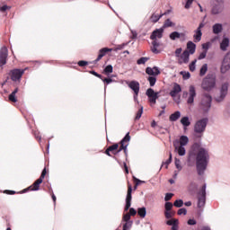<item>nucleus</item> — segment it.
<instances>
[{
	"instance_id": "obj_4",
	"label": "nucleus",
	"mask_w": 230,
	"mask_h": 230,
	"mask_svg": "<svg viewBox=\"0 0 230 230\" xmlns=\"http://www.w3.org/2000/svg\"><path fill=\"white\" fill-rule=\"evenodd\" d=\"M208 118L199 119L194 124V132L197 137H202L204 132H206V127H208Z\"/></svg>"
},
{
	"instance_id": "obj_22",
	"label": "nucleus",
	"mask_w": 230,
	"mask_h": 230,
	"mask_svg": "<svg viewBox=\"0 0 230 230\" xmlns=\"http://www.w3.org/2000/svg\"><path fill=\"white\" fill-rule=\"evenodd\" d=\"M146 75H149V76H158V75H161V70H159V67L154 66V67H146Z\"/></svg>"
},
{
	"instance_id": "obj_56",
	"label": "nucleus",
	"mask_w": 230,
	"mask_h": 230,
	"mask_svg": "<svg viewBox=\"0 0 230 230\" xmlns=\"http://www.w3.org/2000/svg\"><path fill=\"white\" fill-rule=\"evenodd\" d=\"M10 8H12V7H10L8 5H3L0 7V12H6V10H10Z\"/></svg>"
},
{
	"instance_id": "obj_30",
	"label": "nucleus",
	"mask_w": 230,
	"mask_h": 230,
	"mask_svg": "<svg viewBox=\"0 0 230 230\" xmlns=\"http://www.w3.org/2000/svg\"><path fill=\"white\" fill-rule=\"evenodd\" d=\"M181 123L183 127H190L191 125V121H190V117H182L181 119Z\"/></svg>"
},
{
	"instance_id": "obj_59",
	"label": "nucleus",
	"mask_w": 230,
	"mask_h": 230,
	"mask_svg": "<svg viewBox=\"0 0 230 230\" xmlns=\"http://www.w3.org/2000/svg\"><path fill=\"white\" fill-rule=\"evenodd\" d=\"M197 224V221L195 219H189L188 225L189 226H195Z\"/></svg>"
},
{
	"instance_id": "obj_26",
	"label": "nucleus",
	"mask_w": 230,
	"mask_h": 230,
	"mask_svg": "<svg viewBox=\"0 0 230 230\" xmlns=\"http://www.w3.org/2000/svg\"><path fill=\"white\" fill-rule=\"evenodd\" d=\"M187 49H188L189 55H193L195 54V51L197 49V45L193 43V41H189L187 42Z\"/></svg>"
},
{
	"instance_id": "obj_28",
	"label": "nucleus",
	"mask_w": 230,
	"mask_h": 230,
	"mask_svg": "<svg viewBox=\"0 0 230 230\" xmlns=\"http://www.w3.org/2000/svg\"><path fill=\"white\" fill-rule=\"evenodd\" d=\"M212 30L215 35H218V33H222V30H224V28L222 26V23H216L213 25Z\"/></svg>"
},
{
	"instance_id": "obj_63",
	"label": "nucleus",
	"mask_w": 230,
	"mask_h": 230,
	"mask_svg": "<svg viewBox=\"0 0 230 230\" xmlns=\"http://www.w3.org/2000/svg\"><path fill=\"white\" fill-rule=\"evenodd\" d=\"M180 35H183V36H180L179 39H181V40H186L187 39L186 33L181 32Z\"/></svg>"
},
{
	"instance_id": "obj_2",
	"label": "nucleus",
	"mask_w": 230,
	"mask_h": 230,
	"mask_svg": "<svg viewBox=\"0 0 230 230\" xmlns=\"http://www.w3.org/2000/svg\"><path fill=\"white\" fill-rule=\"evenodd\" d=\"M190 143V138L186 136H181L179 140H174L172 145L174 146V152L178 153L181 157L186 155V145Z\"/></svg>"
},
{
	"instance_id": "obj_13",
	"label": "nucleus",
	"mask_w": 230,
	"mask_h": 230,
	"mask_svg": "<svg viewBox=\"0 0 230 230\" xmlns=\"http://www.w3.org/2000/svg\"><path fill=\"white\" fill-rule=\"evenodd\" d=\"M128 87H129V89H132V91L134 92V100H137V96L139 94V82L137 81H131V82H128Z\"/></svg>"
},
{
	"instance_id": "obj_27",
	"label": "nucleus",
	"mask_w": 230,
	"mask_h": 230,
	"mask_svg": "<svg viewBox=\"0 0 230 230\" xmlns=\"http://www.w3.org/2000/svg\"><path fill=\"white\" fill-rule=\"evenodd\" d=\"M159 46H161L159 41H157V40H153L152 47H151L152 53H155V55H158V53H160L159 49H157Z\"/></svg>"
},
{
	"instance_id": "obj_10",
	"label": "nucleus",
	"mask_w": 230,
	"mask_h": 230,
	"mask_svg": "<svg viewBox=\"0 0 230 230\" xmlns=\"http://www.w3.org/2000/svg\"><path fill=\"white\" fill-rule=\"evenodd\" d=\"M206 206V184H204L199 192L198 208H204Z\"/></svg>"
},
{
	"instance_id": "obj_53",
	"label": "nucleus",
	"mask_w": 230,
	"mask_h": 230,
	"mask_svg": "<svg viewBox=\"0 0 230 230\" xmlns=\"http://www.w3.org/2000/svg\"><path fill=\"white\" fill-rule=\"evenodd\" d=\"M188 214V210L186 208H180L178 210V215H187Z\"/></svg>"
},
{
	"instance_id": "obj_23",
	"label": "nucleus",
	"mask_w": 230,
	"mask_h": 230,
	"mask_svg": "<svg viewBox=\"0 0 230 230\" xmlns=\"http://www.w3.org/2000/svg\"><path fill=\"white\" fill-rule=\"evenodd\" d=\"M163 29H156L150 36L151 40H157V39H163Z\"/></svg>"
},
{
	"instance_id": "obj_1",
	"label": "nucleus",
	"mask_w": 230,
	"mask_h": 230,
	"mask_svg": "<svg viewBox=\"0 0 230 230\" xmlns=\"http://www.w3.org/2000/svg\"><path fill=\"white\" fill-rule=\"evenodd\" d=\"M190 157L196 155V170L198 175H204L209 163V151L195 144L190 153Z\"/></svg>"
},
{
	"instance_id": "obj_15",
	"label": "nucleus",
	"mask_w": 230,
	"mask_h": 230,
	"mask_svg": "<svg viewBox=\"0 0 230 230\" xmlns=\"http://www.w3.org/2000/svg\"><path fill=\"white\" fill-rule=\"evenodd\" d=\"M230 70V53L226 54L221 66V73H227Z\"/></svg>"
},
{
	"instance_id": "obj_64",
	"label": "nucleus",
	"mask_w": 230,
	"mask_h": 230,
	"mask_svg": "<svg viewBox=\"0 0 230 230\" xmlns=\"http://www.w3.org/2000/svg\"><path fill=\"white\" fill-rule=\"evenodd\" d=\"M91 74L93 75V76H96L97 78H102V75H100L94 71H92Z\"/></svg>"
},
{
	"instance_id": "obj_35",
	"label": "nucleus",
	"mask_w": 230,
	"mask_h": 230,
	"mask_svg": "<svg viewBox=\"0 0 230 230\" xmlns=\"http://www.w3.org/2000/svg\"><path fill=\"white\" fill-rule=\"evenodd\" d=\"M180 75H181L183 80H190V78L191 76L190 72H187V71H181V72H180Z\"/></svg>"
},
{
	"instance_id": "obj_61",
	"label": "nucleus",
	"mask_w": 230,
	"mask_h": 230,
	"mask_svg": "<svg viewBox=\"0 0 230 230\" xmlns=\"http://www.w3.org/2000/svg\"><path fill=\"white\" fill-rule=\"evenodd\" d=\"M134 180L136 181L137 182V186H139V184H145V181H141L137 178H134Z\"/></svg>"
},
{
	"instance_id": "obj_14",
	"label": "nucleus",
	"mask_w": 230,
	"mask_h": 230,
	"mask_svg": "<svg viewBox=\"0 0 230 230\" xmlns=\"http://www.w3.org/2000/svg\"><path fill=\"white\" fill-rule=\"evenodd\" d=\"M132 205V185H128V192L126 196V206L124 210L127 211L130 209V206Z\"/></svg>"
},
{
	"instance_id": "obj_43",
	"label": "nucleus",
	"mask_w": 230,
	"mask_h": 230,
	"mask_svg": "<svg viewBox=\"0 0 230 230\" xmlns=\"http://www.w3.org/2000/svg\"><path fill=\"white\" fill-rule=\"evenodd\" d=\"M146 62H148V58H140L137 61V64H138V66H141L142 64H146Z\"/></svg>"
},
{
	"instance_id": "obj_25",
	"label": "nucleus",
	"mask_w": 230,
	"mask_h": 230,
	"mask_svg": "<svg viewBox=\"0 0 230 230\" xmlns=\"http://www.w3.org/2000/svg\"><path fill=\"white\" fill-rule=\"evenodd\" d=\"M182 89L179 84H174L172 90L170 92V96L172 98H175L179 93H181Z\"/></svg>"
},
{
	"instance_id": "obj_51",
	"label": "nucleus",
	"mask_w": 230,
	"mask_h": 230,
	"mask_svg": "<svg viewBox=\"0 0 230 230\" xmlns=\"http://www.w3.org/2000/svg\"><path fill=\"white\" fill-rule=\"evenodd\" d=\"M172 197H173V193H166L164 197L165 202H168V200H172Z\"/></svg>"
},
{
	"instance_id": "obj_24",
	"label": "nucleus",
	"mask_w": 230,
	"mask_h": 230,
	"mask_svg": "<svg viewBox=\"0 0 230 230\" xmlns=\"http://www.w3.org/2000/svg\"><path fill=\"white\" fill-rule=\"evenodd\" d=\"M167 226H172V230H179V219L171 218L166 221Z\"/></svg>"
},
{
	"instance_id": "obj_5",
	"label": "nucleus",
	"mask_w": 230,
	"mask_h": 230,
	"mask_svg": "<svg viewBox=\"0 0 230 230\" xmlns=\"http://www.w3.org/2000/svg\"><path fill=\"white\" fill-rule=\"evenodd\" d=\"M212 100L213 98L209 93H204L199 103V110L205 113L209 112V110L211 109Z\"/></svg>"
},
{
	"instance_id": "obj_49",
	"label": "nucleus",
	"mask_w": 230,
	"mask_h": 230,
	"mask_svg": "<svg viewBox=\"0 0 230 230\" xmlns=\"http://www.w3.org/2000/svg\"><path fill=\"white\" fill-rule=\"evenodd\" d=\"M208 55V51L204 50L201 52L198 58V60H204L206 58V56Z\"/></svg>"
},
{
	"instance_id": "obj_11",
	"label": "nucleus",
	"mask_w": 230,
	"mask_h": 230,
	"mask_svg": "<svg viewBox=\"0 0 230 230\" xmlns=\"http://www.w3.org/2000/svg\"><path fill=\"white\" fill-rule=\"evenodd\" d=\"M129 142H130V133L128 132L125 137L120 141V147L117 151V154H119L121 150H124L125 154H127V147L128 146Z\"/></svg>"
},
{
	"instance_id": "obj_44",
	"label": "nucleus",
	"mask_w": 230,
	"mask_h": 230,
	"mask_svg": "<svg viewBox=\"0 0 230 230\" xmlns=\"http://www.w3.org/2000/svg\"><path fill=\"white\" fill-rule=\"evenodd\" d=\"M172 26H173V22L170 19H167L164 23V28H170Z\"/></svg>"
},
{
	"instance_id": "obj_20",
	"label": "nucleus",
	"mask_w": 230,
	"mask_h": 230,
	"mask_svg": "<svg viewBox=\"0 0 230 230\" xmlns=\"http://www.w3.org/2000/svg\"><path fill=\"white\" fill-rule=\"evenodd\" d=\"M230 40L227 36H223L221 40L219 41V48L221 51H227V48H229Z\"/></svg>"
},
{
	"instance_id": "obj_3",
	"label": "nucleus",
	"mask_w": 230,
	"mask_h": 230,
	"mask_svg": "<svg viewBox=\"0 0 230 230\" xmlns=\"http://www.w3.org/2000/svg\"><path fill=\"white\" fill-rule=\"evenodd\" d=\"M217 87V76L215 75H208L201 82V88L207 93H210Z\"/></svg>"
},
{
	"instance_id": "obj_42",
	"label": "nucleus",
	"mask_w": 230,
	"mask_h": 230,
	"mask_svg": "<svg viewBox=\"0 0 230 230\" xmlns=\"http://www.w3.org/2000/svg\"><path fill=\"white\" fill-rule=\"evenodd\" d=\"M141 116H143V106H141V108L138 110V111L137 112V115L135 117V119H141Z\"/></svg>"
},
{
	"instance_id": "obj_46",
	"label": "nucleus",
	"mask_w": 230,
	"mask_h": 230,
	"mask_svg": "<svg viewBox=\"0 0 230 230\" xmlns=\"http://www.w3.org/2000/svg\"><path fill=\"white\" fill-rule=\"evenodd\" d=\"M172 163V153L169 154V159L163 163L162 166H164L165 164V168L168 169V165Z\"/></svg>"
},
{
	"instance_id": "obj_6",
	"label": "nucleus",
	"mask_w": 230,
	"mask_h": 230,
	"mask_svg": "<svg viewBox=\"0 0 230 230\" xmlns=\"http://www.w3.org/2000/svg\"><path fill=\"white\" fill-rule=\"evenodd\" d=\"M127 46V43H123L121 45H118L115 49H109V48H103L99 50V55L97 58L95 59V62H100L101 58H103L105 55L108 53V51H119L123 49Z\"/></svg>"
},
{
	"instance_id": "obj_62",
	"label": "nucleus",
	"mask_w": 230,
	"mask_h": 230,
	"mask_svg": "<svg viewBox=\"0 0 230 230\" xmlns=\"http://www.w3.org/2000/svg\"><path fill=\"white\" fill-rule=\"evenodd\" d=\"M202 49H205V51H208V49H209V43L202 44Z\"/></svg>"
},
{
	"instance_id": "obj_8",
	"label": "nucleus",
	"mask_w": 230,
	"mask_h": 230,
	"mask_svg": "<svg viewBox=\"0 0 230 230\" xmlns=\"http://www.w3.org/2000/svg\"><path fill=\"white\" fill-rule=\"evenodd\" d=\"M46 169H43L40 177L29 187L30 191H39L40 184H42V181H44V177H46Z\"/></svg>"
},
{
	"instance_id": "obj_36",
	"label": "nucleus",
	"mask_w": 230,
	"mask_h": 230,
	"mask_svg": "<svg viewBox=\"0 0 230 230\" xmlns=\"http://www.w3.org/2000/svg\"><path fill=\"white\" fill-rule=\"evenodd\" d=\"M147 80L151 87H154V85H155V82H157V78H155V76H149Z\"/></svg>"
},
{
	"instance_id": "obj_58",
	"label": "nucleus",
	"mask_w": 230,
	"mask_h": 230,
	"mask_svg": "<svg viewBox=\"0 0 230 230\" xmlns=\"http://www.w3.org/2000/svg\"><path fill=\"white\" fill-rule=\"evenodd\" d=\"M87 61H84V60H81L78 62V66H80V67H84L85 66H87Z\"/></svg>"
},
{
	"instance_id": "obj_21",
	"label": "nucleus",
	"mask_w": 230,
	"mask_h": 230,
	"mask_svg": "<svg viewBox=\"0 0 230 230\" xmlns=\"http://www.w3.org/2000/svg\"><path fill=\"white\" fill-rule=\"evenodd\" d=\"M224 12V4H213L211 8L212 15H218Z\"/></svg>"
},
{
	"instance_id": "obj_31",
	"label": "nucleus",
	"mask_w": 230,
	"mask_h": 230,
	"mask_svg": "<svg viewBox=\"0 0 230 230\" xmlns=\"http://www.w3.org/2000/svg\"><path fill=\"white\" fill-rule=\"evenodd\" d=\"M181 118V111H175L174 113L171 114L169 117L170 121H177Z\"/></svg>"
},
{
	"instance_id": "obj_38",
	"label": "nucleus",
	"mask_w": 230,
	"mask_h": 230,
	"mask_svg": "<svg viewBox=\"0 0 230 230\" xmlns=\"http://www.w3.org/2000/svg\"><path fill=\"white\" fill-rule=\"evenodd\" d=\"M174 164L178 170V172H181V170H182V165H181V160L178 158L174 159Z\"/></svg>"
},
{
	"instance_id": "obj_57",
	"label": "nucleus",
	"mask_w": 230,
	"mask_h": 230,
	"mask_svg": "<svg viewBox=\"0 0 230 230\" xmlns=\"http://www.w3.org/2000/svg\"><path fill=\"white\" fill-rule=\"evenodd\" d=\"M124 222H128L130 220V215L128 213L123 216Z\"/></svg>"
},
{
	"instance_id": "obj_41",
	"label": "nucleus",
	"mask_w": 230,
	"mask_h": 230,
	"mask_svg": "<svg viewBox=\"0 0 230 230\" xmlns=\"http://www.w3.org/2000/svg\"><path fill=\"white\" fill-rule=\"evenodd\" d=\"M114 70V68L112 67L111 65H108L105 68H104V73L106 75H110V73H112V71Z\"/></svg>"
},
{
	"instance_id": "obj_29",
	"label": "nucleus",
	"mask_w": 230,
	"mask_h": 230,
	"mask_svg": "<svg viewBox=\"0 0 230 230\" xmlns=\"http://www.w3.org/2000/svg\"><path fill=\"white\" fill-rule=\"evenodd\" d=\"M181 37H184V34H181L179 31H173L169 35L171 40H177V39H181Z\"/></svg>"
},
{
	"instance_id": "obj_45",
	"label": "nucleus",
	"mask_w": 230,
	"mask_h": 230,
	"mask_svg": "<svg viewBox=\"0 0 230 230\" xmlns=\"http://www.w3.org/2000/svg\"><path fill=\"white\" fill-rule=\"evenodd\" d=\"M165 211H172V208H173V204L172 202H166L164 205Z\"/></svg>"
},
{
	"instance_id": "obj_33",
	"label": "nucleus",
	"mask_w": 230,
	"mask_h": 230,
	"mask_svg": "<svg viewBox=\"0 0 230 230\" xmlns=\"http://www.w3.org/2000/svg\"><path fill=\"white\" fill-rule=\"evenodd\" d=\"M137 215H139L141 218H145L146 217V208L145 207L138 208Z\"/></svg>"
},
{
	"instance_id": "obj_48",
	"label": "nucleus",
	"mask_w": 230,
	"mask_h": 230,
	"mask_svg": "<svg viewBox=\"0 0 230 230\" xmlns=\"http://www.w3.org/2000/svg\"><path fill=\"white\" fill-rule=\"evenodd\" d=\"M118 148H119V145L118 144H114L112 146H110L108 147V149L111 151V152H114V150H118Z\"/></svg>"
},
{
	"instance_id": "obj_32",
	"label": "nucleus",
	"mask_w": 230,
	"mask_h": 230,
	"mask_svg": "<svg viewBox=\"0 0 230 230\" xmlns=\"http://www.w3.org/2000/svg\"><path fill=\"white\" fill-rule=\"evenodd\" d=\"M16 93H19V88H15V90L9 95L10 102L16 103L17 98H15Z\"/></svg>"
},
{
	"instance_id": "obj_18",
	"label": "nucleus",
	"mask_w": 230,
	"mask_h": 230,
	"mask_svg": "<svg viewBox=\"0 0 230 230\" xmlns=\"http://www.w3.org/2000/svg\"><path fill=\"white\" fill-rule=\"evenodd\" d=\"M178 64H188L190 62V52L188 50H184L181 55L177 58Z\"/></svg>"
},
{
	"instance_id": "obj_34",
	"label": "nucleus",
	"mask_w": 230,
	"mask_h": 230,
	"mask_svg": "<svg viewBox=\"0 0 230 230\" xmlns=\"http://www.w3.org/2000/svg\"><path fill=\"white\" fill-rule=\"evenodd\" d=\"M208 73V64H204L199 70V76H204Z\"/></svg>"
},
{
	"instance_id": "obj_47",
	"label": "nucleus",
	"mask_w": 230,
	"mask_h": 230,
	"mask_svg": "<svg viewBox=\"0 0 230 230\" xmlns=\"http://www.w3.org/2000/svg\"><path fill=\"white\" fill-rule=\"evenodd\" d=\"M160 17H159V14H152L151 16V22H157L159 21Z\"/></svg>"
},
{
	"instance_id": "obj_55",
	"label": "nucleus",
	"mask_w": 230,
	"mask_h": 230,
	"mask_svg": "<svg viewBox=\"0 0 230 230\" xmlns=\"http://www.w3.org/2000/svg\"><path fill=\"white\" fill-rule=\"evenodd\" d=\"M129 215L131 217H135V215H137V211L134 209L133 208H129Z\"/></svg>"
},
{
	"instance_id": "obj_17",
	"label": "nucleus",
	"mask_w": 230,
	"mask_h": 230,
	"mask_svg": "<svg viewBox=\"0 0 230 230\" xmlns=\"http://www.w3.org/2000/svg\"><path fill=\"white\" fill-rule=\"evenodd\" d=\"M22 75H24V70L14 69L11 71V80H13V82H17V80H21Z\"/></svg>"
},
{
	"instance_id": "obj_37",
	"label": "nucleus",
	"mask_w": 230,
	"mask_h": 230,
	"mask_svg": "<svg viewBox=\"0 0 230 230\" xmlns=\"http://www.w3.org/2000/svg\"><path fill=\"white\" fill-rule=\"evenodd\" d=\"M173 206L175 208H182V206H184V201L182 199H177L174 201Z\"/></svg>"
},
{
	"instance_id": "obj_19",
	"label": "nucleus",
	"mask_w": 230,
	"mask_h": 230,
	"mask_svg": "<svg viewBox=\"0 0 230 230\" xmlns=\"http://www.w3.org/2000/svg\"><path fill=\"white\" fill-rule=\"evenodd\" d=\"M6 58H8V49L2 47L0 49V64L4 66L6 64Z\"/></svg>"
},
{
	"instance_id": "obj_40",
	"label": "nucleus",
	"mask_w": 230,
	"mask_h": 230,
	"mask_svg": "<svg viewBox=\"0 0 230 230\" xmlns=\"http://www.w3.org/2000/svg\"><path fill=\"white\" fill-rule=\"evenodd\" d=\"M165 215V218H167V220H170V218H172V217H175V212H172V211H165L164 212Z\"/></svg>"
},
{
	"instance_id": "obj_54",
	"label": "nucleus",
	"mask_w": 230,
	"mask_h": 230,
	"mask_svg": "<svg viewBox=\"0 0 230 230\" xmlns=\"http://www.w3.org/2000/svg\"><path fill=\"white\" fill-rule=\"evenodd\" d=\"M191 4H193V0H187L186 4H185L186 10H189V8H190Z\"/></svg>"
},
{
	"instance_id": "obj_12",
	"label": "nucleus",
	"mask_w": 230,
	"mask_h": 230,
	"mask_svg": "<svg viewBox=\"0 0 230 230\" xmlns=\"http://www.w3.org/2000/svg\"><path fill=\"white\" fill-rule=\"evenodd\" d=\"M197 97V90L193 85L189 87V96L187 99V103L189 105H193L195 103V98Z\"/></svg>"
},
{
	"instance_id": "obj_7",
	"label": "nucleus",
	"mask_w": 230,
	"mask_h": 230,
	"mask_svg": "<svg viewBox=\"0 0 230 230\" xmlns=\"http://www.w3.org/2000/svg\"><path fill=\"white\" fill-rule=\"evenodd\" d=\"M229 89V83H224L219 90V93L216 95L215 100L217 103H220L223 100H226Z\"/></svg>"
},
{
	"instance_id": "obj_9",
	"label": "nucleus",
	"mask_w": 230,
	"mask_h": 230,
	"mask_svg": "<svg viewBox=\"0 0 230 230\" xmlns=\"http://www.w3.org/2000/svg\"><path fill=\"white\" fill-rule=\"evenodd\" d=\"M146 95L148 98V102L152 103V105H155V103H157V98H159V92H155L154 89L149 88L146 90Z\"/></svg>"
},
{
	"instance_id": "obj_39",
	"label": "nucleus",
	"mask_w": 230,
	"mask_h": 230,
	"mask_svg": "<svg viewBox=\"0 0 230 230\" xmlns=\"http://www.w3.org/2000/svg\"><path fill=\"white\" fill-rule=\"evenodd\" d=\"M196 65H197V59H194V60L189 65V69H190V71H191V72L193 73V71H195V69H197Z\"/></svg>"
},
{
	"instance_id": "obj_16",
	"label": "nucleus",
	"mask_w": 230,
	"mask_h": 230,
	"mask_svg": "<svg viewBox=\"0 0 230 230\" xmlns=\"http://www.w3.org/2000/svg\"><path fill=\"white\" fill-rule=\"evenodd\" d=\"M205 24L204 22L199 23V27L196 31H194V42H200L202 40V28H204Z\"/></svg>"
},
{
	"instance_id": "obj_60",
	"label": "nucleus",
	"mask_w": 230,
	"mask_h": 230,
	"mask_svg": "<svg viewBox=\"0 0 230 230\" xmlns=\"http://www.w3.org/2000/svg\"><path fill=\"white\" fill-rule=\"evenodd\" d=\"M102 82H104L105 84H107V85H109V84H112V79L111 78H105V79H102Z\"/></svg>"
},
{
	"instance_id": "obj_52",
	"label": "nucleus",
	"mask_w": 230,
	"mask_h": 230,
	"mask_svg": "<svg viewBox=\"0 0 230 230\" xmlns=\"http://www.w3.org/2000/svg\"><path fill=\"white\" fill-rule=\"evenodd\" d=\"M181 53H182V49L181 48L177 49L175 50V57H176V58H179L180 56L181 55Z\"/></svg>"
},
{
	"instance_id": "obj_50",
	"label": "nucleus",
	"mask_w": 230,
	"mask_h": 230,
	"mask_svg": "<svg viewBox=\"0 0 230 230\" xmlns=\"http://www.w3.org/2000/svg\"><path fill=\"white\" fill-rule=\"evenodd\" d=\"M130 227H132V222H127V223L123 226V229H122V230H128V229H130Z\"/></svg>"
}]
</instances>
